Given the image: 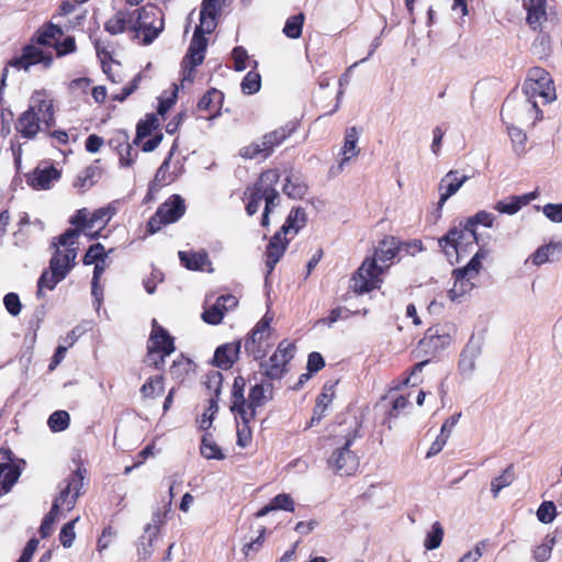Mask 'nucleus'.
I'll use <instances>...</instances> for the list:
<instances>
[{"label": "nucleus", "instance_id": "nucleus-32", "mask_svg": "<svg viewBox=\"0 0 562 562\" xmlns=\"http://www.w3.org/2000/svg\"><path fill=\"white\" fill-rule=\"evenodd\" d=\"M86 470L80 467L74 471L68 479H66L63 483H66L67 486L71 490L72 494L68 502V510H71L76 504L77 498L81 494V488L83 487Z\"/></svg>", "mask_w": 562, "mask_h": 562}, {"label": "nucleus", "instance_id": "nucleus-62", "mask_svg": "<svg viewBox=\"0 0 562 562\" xmlns=\"http://www.w3.org/2000/svg\"><path fill=\"white\" fill-rule=\"evenodd\" d=\"M63 273H57L49 268L45 269L38 278V283H42L46 290H54L59 282L64 280Z\"/></svg>", "mask_w": 562, "mask_h": 562}, {"label": "nucleus", "instance_id": "nucleus-30", "mask_svg": "<svg viewBox=\"0 0 562 562\" xmlns=\"http://www.w3.org/2000/svg\"><path fill=\"white\" fill-rule=\"evenodd\" d=\"M306 221L307 217L305 210L301 206L293 207L286 216L284 224L282 225V232H292L294 235H296L300 229L305 226Z\"/></svg>", "mask_w": 562, "mask_h": 562}, {"label": "nucleus", "instance_id": "nucleus-8", "mask_svg": "<svg viewBox=\"0 0 562 562\" xmlns=\"http://www.w3.org/2000/svg\"><path fill=\"white\" fill-rule=\"evenodd\" d=\"M529 81L525 82L524 91L528 98H532L536 93L544 99L546 103H550L555 99V89L549 74L540 68L535 67L529 70Z\"/></svg>", "mask_w": 562, "mask_h": 562}, {"label": "nucleus", "instance_id": "nucleus-14", "mask_svg": "<svg viewBox=\"0 0 562 562\" xmlns=\"http://www.w3.org/2000/svg\"><path fill=\"white\" fill-rule=\"evenodd\" d=\"M273 398V385L271 382L256 383L250 387L246 408L248 411L247 420H251L256 416V409L263 406Z\"/></svg>", "mask_w": 562, "mask_h": 562}, {"label": "nucleus", "instance_id": "nucleus-58", "mask_svg": "<svg viewBox=\"0 0 562 562\" xmlns=\"http://www.w3.org/2000/svg\"><path fill=\"white\" fill-rule=\"evenodd\" d=\"M130 136L124 130L115 131L109 139V146L116 153H121L123 149L128 148Z\"/></svg>", "mask_w": 562, "mask_h": 562}, {"label": "nucleus", "instance_id": "nucleus-7", "mask_svg": "<svg viewBox=\"0 0 562 562\" xmlns=\"http://www.w3.org/2000/svg\"><path fill=\"white\" fill-rule=\"evenodd\" d=\"M295 346L282 340L268 361L260 362L262 374L270 380H280L286 373V364L294 357Z\"/></svg>", "mask_w": 562, "mask_h": 562}, {"label": "nucleus", "instance_id": "nucleus-21", "mask_svg": "<svg viewBox=\"0 0 562 562\" xmlns=\"http://www.w3.org/2000/svg\"><path fill=\"white\" fill-rule=\"evenodd\" d=\"M245 386L246 380L238 375L234 379L233 387H232V405L231 411L233 413L238 414L241 422L246 423L248 418V411L246 408V398H245Z\"/></svg>", "mask_w": 562, "mask_h": 562}, {"label": "nucleus", "instance_id": "nucleus-59", "mask_svg": "<svg viewBox=\"0 0 562 562\" xmlns=\"http://www.w3.org/2000/svg\"><path fill=\"white\" fill-rule=\"evenodd\" d=\"M79 235H80L79 228H68L65 231V233H63L61 235L58 236L57 241L54 240L52 243V246L55 249L59 248L60 246L65 247L66 249L75 248L74 245H75L76 238L79 237Z\"/></svg>", "mask_w": 562, "mask_h": 562}, {"label": "nucleus", "instance_id": "nucleus-48", "mask_svg": "<svg viewBox=\"0 0 562 562\" xmlns=\"http://www.w3.org/2000/svg\"><path fill=\"white\" fill-rule=\"evenodd\" d=\"M282 190L289 198L302 199L307 192V187L299 179L293 180V176H289Z\"/></svg>", "mask_w": 562, "mask_h": 562}, {"label": "nucleus", "instance_id": "nucleus-63", "mask_svg": "<svg viewBox=\"0 0 562 562\" xmlns=\"http://www.w3.org/2000/svg\"><path fill=\"white\" fill-rule=\"evenodd\" d=\"M204 384L206 389L213 392V395L220 396L223 384V374L218 371H211L205 375Z\"/></svg>", "mask_w": 562, "mask_h": 562}, {"label": "nucleus", "instance_id": "nucleus-28", "mask_svg": "<svg viewBox=\"0 0 562 562\" xmlns=\"http://www.w3.org/2000/svg\"><path fill=\"white\" fill-rule=\"evenodd\" d=\"M132 16L130 10L119 11L116 14L104 23V30L111 35H117L126 30L132 31Z\"/></svg>", "mask_w": 562, "mask_h": 562}, {"label": "nucleus", "instance_id": "nucleus-31", "mask_svg": "<svg viewBox=\"0 0 562 562\" xmlns=\"http://www.w3.org/2000/svg\"><path fill=\"white\" fill-rule=\"evenodd\" d=\"M100 160H95L92 165L88 166L77 176L75 183L78 188H90L95 184L101 178L102 169L99 166Z\"/></svg>", "mask_w": 562, "mask_h": 562}, {"label": "nucleus", "instance_id": "nucleus-15", "mask_svg": "<svg viewBox=\"0 0 562 562\" xmlns=\"http://www.w3.org/2000/svg\"><path fill=\"white\" fill-rule=\"evenodd\" d=\"M240 349V340L218 346L213 356V364L223 370L231 369L237 361Z\"/></svg>", "mask_w": 562, "mask_h": 562}, {"label": "nucleus", "instance_id": "nucleus-11", "mask_svg": "<svg viewBox=\"0 0 562 562\" xmlns=\"http://www.w3.org/2000/svg\"><path fill=\"white\" fill-rule=\"evenodd\" d=\"M21 468L14 462L10 449L0 450V497L11 491L21 475Z\"/></svg>", "mask_w": 562, "mask_h": 562}, {"label": "nucleus", "instance_id": "nucleus-2", "mask_svg": "<svg viewBox=\"0 0 562 562\" xmlns=\"http://www.w3.org/2000/svg\"><path fill=\"white\" fill-rule=\"evenodd\" d=\"M54 123L53 101L44 92L36 91L31 97L29 109L19 117L15 128L24 138L32 139L41 131V124L49 128Z\"/></svg>", "mask_w": 562, "mask_h": 562}, {"label": "nucleus", "instance_id": "nucleus-36", "mask_svg": "<svg viewBox=\"0 0 562 562\" xmlns=\"http://www.w3.org/2000/svg\"><path fill=\"white\" fill-rule=\"evenodd\" d=\"M157 126L158 119L155 114H148L145 120H140L136 125V135L133 144L138 145L140 140L149 136Z\"/></svg>", "mask_w": 562, "mask_h": 562}, {"label": "nucleus", "instance_id": "nucleus-50", "mask_svg": "<svg viewBox=\"0 0 562 562\" xmlns=\"http://www.w3.org/2000/svg\"><path fill=\"white\" fill-rule=\"evenodd\" d=\"M63 31L59 26L53 23H48L43 29L38 30L33 36V42L38 45H49L50 41L57 35L61 34Z\"/></svg>", "mask_w": 562, "mask_h": 562}, {"label": "nucleus", "instance_id": "nucleus-40", "mask_svg": "<svg viewBox=\"0 0 562 562\" xmlns=\"http://www.w3.org/2000/svg\"><path fill=\"white\" fill-rule=\"evenodd\" d=\"M524 207L519 195H510L494 204V210L501 214L514 215Z\"/></svg>", "mask_w": 562, "mask_h": 562}, {"label": "nucleus", "instance_id": "nucleus-27", "mask_svg": "<svg viewBox=\"0 0 562 562\" xmlns=\"http://www.w3.org/2000/svg\"><path fill=\"white\" fill-rule=\"evenodd\" d=\"M273 510H285V512H294V501L293 498L285 493L278 494L274 496L269 504L260 508L255 513L256 518H261L268 515Z\"/></svg>", "mask_w": 562, "mask_h": 562}, {"label": "nucleus", "instance_id": "nucleus-20", "mask_svg": "<svg viewBox=\"0 0 562 562\" xmlns=\"http://www.w3.org/2000/svg\"><path fill=\"white\" fill-rule=\"evenodd\" d=\"M481 351L482 348L480 341L474 340L472 337L460 355L459 371L461 374L471 375L473 373L475 370V361L481 355Z\"/></svg>", "mask_w": 562, "mask_h": 562}, {"label": "nucleus", "instance_id": "nucleus-52", "mask_svg": "<svg viewBox=\"0 0 562 562\" xmlns=\"http://www.w3.org/2000/svg\"><path fill=\"white\" fill-rule=\"evenodd\" d=\"M507 133L513 143L514 151L517 155H521L522 153H525V146L527 142L526 133L521 128L514 125L507 126Z\"/></svg>", "mask_w": 562, "mask_h": 562}, {"label": "nucleus", "instance_id": "nucleus-23", "mask_svg": "<svg viewBox=\"0 0 562 562\" xmlns=\"http://www.w3.org/2000/svg\"><path fill=\"white\" fill-rule=\"evenodd\" d=\"M451 342L449 334H441L438 327H430L427 329L424 338L420 339L419 345L434 352L445 349Z\"/></svg>", "mask_w": 562, "mask_h": 562}, {"label": "nucleus", "instance_id": "nucleus-12", "mask_svg": "<svg viewBox=\"0 0 562 562\" xmlns=\"http://www.w3.org/2000/svg\"><path fill=\"white\" fill-rule=\"evenodd\" d=\"M206 47L207 40L205 35H201L199 32H194L189 48L182 59V67L184 72H187L183 78L184 80H191V75L194 69L203 63Z\"/></svg>", "mask_w": 562, "mask_h": 562}, {"label": "nucleus", "instance_id": "nucleus-17", "mask_svg": "<svg viewBox=\"0 0 562 562\" xmlns=\"http://www.w3.org/2000/svg\"><path fill=\"white\" fill-rule=\"evenodd\" d=\"M297 128V123L290 121L283 126L265 134L261 137L262 146L266 149V157H269L273 149L281 145L288 137H290Z\"/></svg>", "mask_w": 562, "mask_h": 562}, {"label": "nucleus", "instance_id": "nucleus-19", "mask_svg": "<svg viewBox=\"0 0 562 562\" xmlns=\"http://www.w3.org/2000/svg\"><path fill=\"white\" fill-rule=\"evenodd\" d=\"M270 172H261L258 180L252 184L248 186L244 192L245 199L248 200L246 204V212L249 216L256 214L259 210L260 202L263 200L262 195V183L270 181Z\"/></svg>", "mask_w": 562, "mask_h": 562}, {"label": "nucleus", "instance_id": "nucleus-26", "mask_svg": "<svg viewBox=\"0 0 562 562\" xmlns=\"http://www.w3.org/2000/svg\"><path fill=\"white\" fill-rule=\"evenodd\" d=\"M265 172L271 173L269 177V178H271L270 179L271 182L267 180V181H265V183H262V187H263L262 195H263V200L266 202L263 210L272 212V210L278 205V201L280 198V193L276 188V186L279 181L280 175H279V171L276 169H268Z\"/></svg>", "mask_w": 562, "mask_h": 562}, {"label": "nucleus", "instance_id": "nucleus-44", "mask_svg": "<svg viewBox=\"0 0 562 562\" xmlns=\"http://www.w3.org/2000/svg\"><path fill=\"white\" fill-rule=\"evenodd\" d=\"M216 15L217 10H200V24L196 25L194 32H199L201 35L205 33H212L216 27Z\"/></svg>", "mask_w": 562, "mask_h": 562}, {"label": "nucleus", "instance_id": "nucleus-43", "mask_svg": "<svg viewBox=\"0 0 562 562\" xmlns=\"http://www.w3.org/2000/svg\"><path fill=\"white\" fill-rule=\"evenodd\" d=\"M494 221L495 215L493 213H490L487 211H479L473 216H470L461 222L472 231L476 232L477 225L491 228L494 224Z\"/></svg>", "mask_w": 562, "mask_h": 562}, {"label": "nucleus", "instance_id": "nucleus-60", "mask_svg": "<svg viewBox=\"0 0 562 562\" xmlns=\"http://www.w3.org/2000/svg\"><path fill=\"white\" fill-rule=\"evenodd\" d=\"M79 520V517L66 522L59 532V540L64 548H70L74 544L76 532L75 525Z\"/></svg>", "mask_w": 562, "mask_h": 562}, {"label": "nucleus", "instance_id": "nucleus-13", "mask_svg": "<svg viewBox=\"0 0 562 562\" xmlns=\"http://www.w3.org/2000/svg\"><path fill=\"white\" fill-rule=\"evenodd\" d=\"M148 342L149 359L157 353L170 355L175 351L173 338L164 327L157 324L156 319L153 321V330Z\"/></svg>", "mask_w": 562, "mask_h": 562}, {"label": "nucleus", "instance_id": "nucleus-64", "mask_svg": "<svg viewBox=\"0 0 562 562\" xmlns=\"http://www.w3.org/2000/svg\"><path fill=\"white\" fill-rule=\"evenodd\" d=\"M544 216L553 223H562V203H548L541 207Z\"/></svg>", "mask_w": 562, "mask_h": 562}, {"label": "nucleus", "instance_id": "nucleus-29", "mask_svg": "<svg viewBox=\"0 0 562 562\" xmlns=\"http://www.w3.org/2000/svg\"><path fill=\"white\" fill-rule=\"evenodd\" d=\"M179 259L189 270H203L210 263L209 255L205 250L200 251H179Z\"/></svg>", "mask_w": 562, "mask_h": 562}, {"label": "nucleus", "instance_id": "nucleus-16", "mask_svg": "<svg viewBox=\"0 0 562 562\" xmlns=\"http://www.w3.org/2000/svg\"><path fill=\"white\" fill-rule=\"evenodd\" d=\"M469 179L470 176L467 175L459 177L458 170H450L447 172L439 183L440 199L438 206L442 207L446 201L456 194Z\"/></svg>", "mask_w": 562, "mask_h": 562}, {"label": "nucleus", "instance_id": "nucleus-51", "mask_svg": "<svg viewBox=\"0 0 562 562\" xmlns=\"http://www.w3.org/2000/svg\"><path fill=\"white\" fill-rule=\"evenodd\" d=\"M108 257V252L104 246L100 243L92 244L86 251L82 262L86 266H90L97 262H104Z\"/></svg>", "mask_w": 562, "mask_h": 562}, {"label": "nucleus", "instance_id": "nucleus-41", "mask_svg": "<svg viewBox=\"0 0 562 562\" xmlns=\"http://www.w3.org/2000/svg\"><path fill=\"white\" fill-rule=\"evenodd\" d=\"M305 16L303 13L289 16L283 27V34L292 40H296L302 35V29Z\"/></svg>", "mask_w": 562, "mask_h": 562}, {"label": "nucleus", "instance_id": "nucleus-24", "mask_svg": "<svg viewBox=\"0 0 562 562\" xmlns=\"http://www.w3.org/2000/svg\"><path fill=\"white\" fill-rule=\"evenodd\" d=\"M359 135L360 130L356 126L346 130L344 146L340 150L342 158L339 162V168H342L346 162L359 154V148L357 147Z\"/></svg>", "mask_w": 562, "mask_h": 562}, {"label": "nucleus", "instance_id": "nucleus-45", "mask_svg": "<svg viewBox=\"0 0 562 562\" xmlns=\"http://www.w3.org/2000/svg\"><path fill=\"white\" fill-rule=\"evenodd\" d=\"M286 247V245H277L273 243L268 244L266 249V267L268 268L267 274H270L274 270L276 265L284 255Z\"/></svg>", "mask_w": 562, "mask_h": 562}, {"label": "nucleus", "instance_id": "nucleus-34", "mask_svg": "<svg viewBox=\"0 0 562 562\" xmlns=\"http://www.w3.org/2000/svg\"><path fill=\"white\" fill-rule=\"evenodd\" d=\"M176 148H177V144L175 143L173 146L171 147L168 156L165 158V160L162 161L160 167L157 169L154 180L149 183V188H148V192H147L148 199H150V195L154 192L158 191L159 187L165 181L166 171L169 168V164H170V160L173 156Z\"/></svg>", "mask_w": 562, "mask_h": 562}, {"label": "nucleus", "instance_id": "nucleus-4", "mask_svg": "<svg viewBox=\"0 0 562 562\" xmlns=\"http://www.w3.org/2000/svg\"><path fill=\"white\" fill-rule=\"evenodd\" d=\"M132 32L143 45L151 44L164 31V14L156 5L146 4L131 10Z\"/></svg>", "mask_w": 562, "mask_h": 562}, {"label": "nucleus", "instance_id": "nucleus-33", "mask_svg": "<svg viewBox=\"0 0 562 562\" xmlns=\"http://www.w3.org/2000/svg\"><path fill=\"white\" fill-rule=\"evenodd\" d=\"M156 530L154 526H145L144 535L139 539L137 548L139 559L146 561L153 553V542L156 539Z\"/></svg>", "mask_w": 562, "mask_h": 562}, {"label": "nucleus", "instance_id": "nucleus-25", "mask_svg": "<svg viewBox=\"0 0 562 562\" xmlns=\"http://www.w3.org/2000/svg\"><path fill=\"white\" fill-rule=\"evenodd\" d=\"M488 254L490 250L481 246L464 267L453 270L452 276H458V278L470 277L474 279L480 273L482 260L485 259Z\"/></svg>", "mask_w": 562, "mask_h": 562}, {"label": "nucleus", "instance_id": "nucleus-46", "mask_svg": "<svg viewBox=\"0 0 562 562\" xmlns=\"http://www.w3.org/2000/svg\"><path fill=\"white\" fill-rule=\"evenodd\" d=\"M201 454L206 459L223 460L224 453L210 435H204L201 442Z\"/></svg>", "mask_w": 562, "mask_h": 562}, {"label": "nucleus", "instance_id": "nucleus-37", "mask_svg": "<svg viewBox=\"0 0 562 562\" xmlns=\"http://www.w3.org/2000/svg\"><path fill=\"white\" fill-rule=\"evenodd\" d=\"M453 278L454 284L448 291V296L452 302H460L461 297L473 289L474 284L471 282L473 278H458V276H453Z\"/></svg>", "mask_w": 562, "mask_h": 562}, {"label": "nucleus", "instance_id": "nucleus-38", "mask_svg": "<svg viewBox=\"0 0 562 562\" xmlns=\"http://www.w3.org/2000/svg\"><path fill=\"white\" fill-rule=\"evenodd\" d=\"M226 312H228V310L220 301V297H217L213 305L204 310L202 319L210 325H218L222 323Z\"/></svg>", "mask_w": 562, "mask_h": 562}, {"label": "nucleus", "instance_id": "nucleus-54", "mask_svg": "<svg viewBox=\"0 0 562 562\" xmlns=\"http://www.w3.org/2000/svg\"><path fill=\"white\" fill-rule=\"evenodd\" d=\"M164 392V379L161 375L148 379L140 387L144 397H156Z\"/></svg>", "mask_w": 562, "mask_h": 562}, {"label": "nucleus", "instance_id": "nucleus-1", "mask_svg": "<svg viewBox=\"0 0 562 562\" xmlns=\"http://www.w3.org/2000/svg\"><path fill=\"white\" fill-rule=\"evenodd\" d=\"M411 244H402L394 236L384 237L376 247L372 258H366L352 274L350 288L357 294L371 292L380 286V276L384 269L379 262L386 263L402 252L408 254Z\"/></svg>", "mask_w": 562, "mask_h": 562}, {"label": "nucleus", "instance_id": "nucleus-39", "mask_svg": "<svg viewBox=\"0 0 562 562\" xmlns=\"http://www.w3.org/2000/svg\"><path fill=\"white\" fill-rule=\"evenodd\" d=\"M445 530L439 521H435L431 525L430 530L426 533L425 540H424V547L426 550H436L438 549L443 540Z\"/></svg>", "mask_w": 562, "mask_h": 562}, {"label": "nucleus", "instance_id": "nucleus-57", "mask_svg": "<svg viewBox=\"0 0 562 562\" xmlns=\"http://www.w3.org/2000/svg\"><path fill=\"white\" fill-rule=\"evenodd\" d=\"M557 517V507L553 502L544 501L537 510V518L542 524H550Z\"/></svg>", "mask_w": 562, "mask_h": 562}, {"label": "nucleus", "instance_id": "nucleus-49", "mask_svg": "<svg viewBox=\"0 0 562 562\" xmlns=\"http://www.w3.org/2000/svg\"><path fill=\"white\" fill-rule=\"evenodd\" d=\"M70 415L66 411L54 412L47 420V425L53 432H60L69 427Z\"/></svg>", "mask_w": 562, "mask_h": 562}, {"label": "nucleus", "instance_id": "nucleus-22", "mask_svg": "<svg viewBox=\"0 0 562 562\" xmlns=\"http://www.w3.org/2000/svg\"><path fill=\"white\" fill-rule=\"evenodd\" d=\"M60 172L54 166H48L43 169L36 168L32 175L27 177V184L36 190H47L54 180H58Z\"/></svg>", "mask_w": 562, "mask_h": 562}, {"label": "nucleus", "instance_id": "nucleus-5", "mask_svg": "<svg viewBox=\"0 0 562 562\" xmlns=\"http://www.w3.org/2000/svg\"><path fill=\"white\" fill-rule=\"evenodd\" d=\"M360 422L355 418L352 429L344 437V442L340 447H337L327 463L328 467L335 470L339 475H351L359 467V459L350 450L355 439L359 437Z\"/></svg>", "mask_w": 562, "mask_h": 562}, {"label": "nucleus", "instance_id": "nucleus-55", "mask_svg": "<svg viewBox=\"0 0 562 562\" xmlns=\"http://www.w3.org/2000/svg\"><path fill=\"white\" fill-rule=\"evenodd\" d=\"M223 100V93L214 88L207 90L198 102L200 111L213 110L214 103H220Z\"/></svg>", "mask_w": 562, "mask_h": 562}, {"label": "nucleus", "instance_id": "nucleus-42", "mask_svg": "<svg viewBox=\"0 0 562 562\" xmlns=\"http://www.w3.org/2000/svg\"><path fill=\"white\" fill-rule=\"evenodd\" d=\"M562 244L561 243H549L547 245L540 246L532 255L531 260L532 263L536 266H541L546 263L547 261L551 260V256L554 254L555 250H561Z\"/></svg>", "mask_w": 562, "mask_h": 562}, {"label": "nucleus", "instance_id": "nucleus-35", "mask_svg": "<svg viewBox=\"0 0 562 562\" xmlns=\"http://www.w3.org/2000/svg\"><path fill=\"white\" fill-rule=\"evenodd\" d=\"M515 479L514 465L509 464L501 475L494 477L491 482V492L494 498H496L499 492L509 486Z\"/></svg>", "mask_w": 562, "mask_h": 562}, {"label": "nucleus", "instance_id": "nucleus-10", "mask_svg": "<svg viewBox=\"0 0 562 562\" xmlns=\"http://www.w3.org/2000/svg\"><path fill=\"white\" fill-rule=\"evenodd\" d=\"M52 63L53 56L50 53H45L34 44H29L22 48L21 56L11 59L9 65L27 71L31 66L38 64L43 65V67L47 69L50 67Z\"/></svg>", "mask_w": 562, "mask_h": 562}, {"label": "nucleus", "instance_id": "nucleus-3", "mask_svg": "<svg viewBox=\"0 0 562 562\" xmlns=\"http://www.w3.org/2000/svg\"><path fill=\"white\" fill-rule=\"evenodd\" d=\"M438 244L449 262L454 265L473 250L474 245L479 244V238L476 232L459 222L438 239Z\"/></svg>", "mask_w": 562, "mask_h": 562}, {"label": "nucleus", "instance_id": "nucleus-9", "mask_svg": "<svg viewBox=\"0 0 562 562\" xmlns=\"http://www.w3.org/2000/svg\"><path fill=\"white\" fill-rule=\"evenodd\" d=\"M270 321L271 318L265 315L245 339V352L254 360H261L266 357L267 351L263 347V342L268 336Z\"/></svg>", "mask_w": 562, "mask_h": 562}, {"label": "nucleus", "instance_id": "nucleus-61", "mask_svg": "<svg viewBox=\"0 0 562 562\" xmlns=\"http://www.w3.org/2000/svg\"><path fill=\"white\" fill-rule=\"evenodd\" d=\"M239 156L244 159H255L261 157L266 159V149L260 142H254L247 146H244L239 149Z\"/></svg>", "mask_w": 562, "mask_h": 562}, {"label": "nucleus", "instance_id": "nucleus-6", "mask_svg": "<svg viewBox=\"0 0 562 562\" xmlns=\"http://www.w3.org/2000/svg\"><path fill=\"white\" fill-rule=\"evenodd\" d=\"M186 212L184 199L179 194H172L167 201L160 204L155 214L147 223V231L150 234L157 233L161 226L179 221Z\"/></svg>", "mask_w": 562, "mask_h": 562}, {"label": "nucleus", "instance_id": "nucleus-56", "mask_svg": "<svg viewBox=\"0 0 562 562\" xmlns=\"http://www.w3.org/2000/svg\"><path fill=\"white\" fill-rule=\"evenodd\" d=\"M59 510L58 504H53L50 510L44 516L40 527V535L43 539L50 536L53 525L59 514Z\"/></svg>", "mask_w": 562, "mask_h": 562}, {"label": "nucleus", "instance_id": "nucleus-47", "mask_svg": "<svg viewBox=\"0 0 562 562\" xmlns=\"http://www.w3.org/2000/svg\"><path fill=\"white\" fill-rule=\"evenodd\" d=\"M261 88V76L259 72L255 70H250L246 74V76L243 78L240 83V89L244 94H255L257 93Z\"/></svg>", "mask_w": 562, "mask_h": 562}, {"label": "nucleus", "instance_id": "nucleus-18", "mask_svg": "<svg viewBox=\"0 0 562 562\" xmlns=\"http://www.w3.org/2000/svg\"><path fill=\"white\" fill-rule=\"evenodd\" d=\"M77 248H67L61 251L59 248L55 249L48 268L57 273H63L66 278L76 265Z\"/></svg>", "mask_w": 562, "mask_h": 562}, {"label": "nucleus", "instance_id": "nucleus-53", "mask_svg": "<svg viewBox=\"0 0 562 562\" xmlns=\"http://www.w3.org/2000/svg\"><path fill=\"white\" fill-rule=\"evenodd\" d=\"M555 544V537L547 535L541 544L533 550V559L537 562H546L550 559L552 549Z\"/></svg>", "mask_w": 562, "mask_h": 562}]
</instances>
